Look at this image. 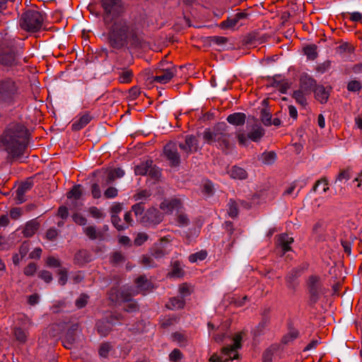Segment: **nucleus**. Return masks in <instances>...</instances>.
<instances>
[{
    "instance_id": "obj_4",
    "label": "nucleus",
    "mask_w": 362,
    "mask_h": 362,
    "mask_svg": "<svg viewBox=\"0 0 362 362\" xmlns=\"http://www.w3.org/2000/svg\"><path fill=\"white\" fill-rule=\"evenodd\" d=\"M20 95L18 81L9 76L0 78V108L13 105Z\"/></svg>"
},
{
    "instance_id": "obj_11",
    "label": "nucleus",
    "mask_w": 362,
    "mask_h": 362,
    "mask_svg": "<svg viewBox=\"0 0 362 362\" xmlns=\"http://www.w3.org/2000/svg\"><path fill=\"white\" fill-rule=\"evenodd\" d=\"M178 146L183 153H185L186 157L199 149L198 139L194 135H187L185 141L179 142Z\"/></svg>"
},
{
    "instance_id": "obj_49",
    "label": "nucleus",
    "mask_w": 362,
    "mask_h": 362,
    "mask_svg": "<svg viewBox=\"0 0 362 362\" xmlns=\"http://www.w3.org/2000/svg\"><path fill=\"white\" fill-rule=\"evenodd\" d=\"M112 349V346L110 343H104L101 344L99 349V354L101 357H107L110 351Z\"/></svg>"
},
{
    "instance_id": "obj_16",
    "label": "nucleus",
    "mask_w": 362,
    "mask_h": 362,
    "mask_svg": "<svg viewBox=\"0 0 362 362\" xmlns=\"http://www.w3.org/2000/svg\"><path fill=\"white\" fill-rule=\"evenodd\" d=\"M160 208L166 214H172L174 211L180 212L182 206L180 200L171 199L164 200L161 202Z\"/></svg>"
},
{
    "instance_id": "obj_28",
    "label": "nucleus",
    "mask_w": 362,
    "mask_h": 362,
    "mask_svg": "<svg viewBox=\"0 0 362 362\" xmlns=\"http://www.w3.org/2000/svg\"><path fill=\"white\" fill-rule=\"evenodd\" d=\"M315 95L316 99L321 103H325L329 98V92L323 86H318L315 88Z\"/></svg>"
},
{
    "instance_id": "obj_22",
    "label": "nucleus",
    "mask_w": 362,
    "mask_h": 362,
    "mask_svg": "<svg viewBox=\"0 0 362 362\" xmlns=\"http://www.w3.org/2000/svg\"><path fill=\"white\" fill-rule=\"evenodd\" d=\"M246 116L243 112H235L230 114L227 117V121L230 124L235 126L243 125L245 122Z\"/></svg>"
},
{
    "instance_id": "obj_10",
    "label": "nucleus",
    "mask_w": 362,
    "mask_h": 362,
    "mask_svg": "<svg viewBox=\"0 0 362 362\" xmlns=\"http://www.w3.org/2000/svg\"><path fill=\"white\" fill-rule=\"evenodd\" d=\"M117 293L115 289H112L110 293V298L112 301H124L128 302V303L124 307L125 311L128 313L135 312L138 309V306L136 302L131 300V297L135 295L134 292H132L129 295L124 294V291L119 292L114 296V293Z\"/></svg>"
},
{
    "instance_id": "obj_57",
    "label": "nucleus",
    "mask_w": 362,
    "mask_h": 362,
    "mask_svg": "<svg viewBox=\"0 0 362 362\" xmlns=\"http://www.w3.org/2000/svg\"><path fill=\"white\" fill-rule=\"evenodd\" d=\"M118 194V190L114 187H108L104 192V196L107 199H113Z\"/></svg>"
},
{
    "instance_id": "obj_34",
    "label": "nucleus",
    "mask_w": 362,
    "mask_h": 362,
    "mask_svg": "<svg viewBox=\"0 0 362 362\" xmlns=\"http://www.w3.org/2000/svg\"><path fill=\"white\" fill-rule=\"evenodd\" d=\"M264 135V130L261 127H255L254 128L249 134L248 138L252 140L253 141H257L259 140Z\"/></svg>"
},
{
    "instance_id": "obj_47",
    "label": "nucleus",
    "mask_w": 362,
    "mask_h": 362,
    "mask_svg": "<svg viewBox=\"0 0 362 362\" xmlns=\"http://www.w3.org/2000/svg\"><path fill=\"white\" fill-rule=\"evenodd\" d=\"M88 212L94 218H103L105 216V214L102 211V210L95 206L90 207Z\"/></svg>"
},
{
    "instance_id": "obj_46",
    "label": "nucleus",
    "mask_w": 362,
    "mask_h": 362,
    "mask_svg": "<svg viewBox=\"0 0 362 362\" xmlns=\"http://www.w3.org/2000/svg\"><path fill=\"white\" fill-rule=\"evenodd\" d=\"M351 178L350 172L349 170H344L339 173L334 183L342 182L344 181H347Z\"/></svg>"
},
{
    "instance_id": "obj_6",
    "label": "nucleus",
    "mask_w": 362,
    "mask_h": 362,
    "mask_svg": "<svg viewBox=\"0 0 362 362\" xmlns=\"http://www.w3.org/2000/svg\"><path fill=\"white\" fill-rule=\"evenodd\" d=\"M43 21V16L40 11L28 10L22 15L20 25L26 31L37 32L41 28Z\"/></svg>"
},
{
    "instance_id": "obj_23",
    "label": "nucleus",
    "mask_w": 362,
    "mask_h": 362,
    "mask_svg": "<svg viewBox=\"0 0 362 362\" xmlns=\"http://www.w3.org/2000/svg\"><path fill=\"white\" fill-rule=\"evenodd\" d=\"M230 177L233 179L245 180L247 177L246 170L240 167L234 165L228 171Z\"/></svg>"
},
{
    "instance_id": "obj_41",
    "label": "nucleus",
    "mask_w": 362,
    "mask_h": 362,
    "mask_svg": "<svg viewBox=\"0 0 362 362\" xmlns=\"http://www.w3.org/2000/svg\"><path fill=\"white\" fill-rule=\"evenodd\" d=\"M228 214L231 218H235L238 214V204L235 202L230 200L228 204Z\"/></svg>"
},
{
    "instance_id": "obj_15",
    "label": "nucleus",
    "mask_w": 362,
    "mask_h": 362,
    "mask_svg": "<svg viewBox=\"0 0 362 362\" xmlns=\"http://www.w3.org/2000/svg\"><path fill=\"white\" fill-rule=\"evenodd\" d=\"M18 58L17 55L11 50L2 51L0 52V64L5 67H12L17 65Z\"/></svg>"
},
{
    "instance_id": "obj_5",
    "label": "nucleus",
    "mask_w": 362,
    "mask_h": 362,
    "mask_svg": "<svg viewBox=\"0 0 362 362\" xmlns=\"http://www.w3.org/2000/svg\"><path fill=\"white\" fill-rule=\"evenodd\" d=\"M233 341V344L232 345L222 349V356H218L217 354H213L210 357L209 362H228L230 360L232 361L237 359L238 358L237 349L241 347V333L235 334Z\"/></svg>"
},
{
    "instance_id": "obj_50",
    "label": "nucleus",
    "mask_w": 362,
    "mask_h": 362,
    "mask_svg": "<svg viewBox=\"0 0 362 362\" xmlns=\"http://www.w3.org/2000/svg\"><path fill=\"white\" fill-rule=\"evenodd\" d=\"M169 358L173 362H180L182 354L179 349H175L170 354Z\"/></svg>"
},
{
    "instance_id": "obj_53",
    "label": "nucleus",
    "mask_w": 362,
    "mask_h": 362,
    "mask_svg": "<svg viewBox=\"0 0 362 362\" xmlns=\"http://www.w3.org/2000/svg\"><path fill=\"white\" fill-rule=\"evenodd\" d=\"M37 270V266L35 263L28 264L24 269V274L28 276H33Z\"/></svg>"
},
{
    "instance_id": "obj_17",
    "label": "nucleus",
    "mask_w": 362,
    "mask_h": 362,
    "mask_svg": "<svg viewBox=\"0 0 362 362\" xmlns=\"http://www.w3.org/2000/svg\"><path fill=\"white\" fill-rule=\"evenodd\" d=\"M33 186V181L28 180L18 187L16 191V199L18 203L21 204L25 201V194L32 189Z\"/></svg>"
},
{
    "instance_id": "obj_42",
    "label": "nucleus",
    "mask_w": 362,
    "mask_h": 362,
    "mask_svg": "<svg viewBox=\"0 0 362 362\" xmlns=\"http://www.w3.org/2000/svg\"><path fill=\"white\" fill-rule=\"evenodd\" d=\"M303 272L302 268H294L291 270L286 276L287 281L292 283L296 279H297Z\"/></svg>"
},
{
    "instance_id": "obj_9",
    "label": "nucleus",
    "mask_w": 362,
    "mask_h": 362,
    "mask_svg": "<svg viewBox=\"0 0 362 362\" xmlns=\"http://www.w3.org/2000/svg\"><path fill=\"white\" fill-rule=\"evenodd\" d=\"M308 287L310 293V300L316 303L322 293L321 279L319 276L311 275L308 279Z\"/></svg>"
},
{
    "instance_id": "obj_27",
    "label": "nucleus",
    "mask_w": 362,
    "mask_h": 362,
    "mask_svg": "<svg viewBox=\"0 0 362 362\" xmlns=\"http://www.w3.org/2000/svg\"><path fill=\"white\" fill-rule=\"evenodd\" d=\"M38 229V223L36 221L32 220L28 221L23 230V233L25 237L29 238L33 236Z\"/></svg>"
},
{
    "instance_id": "obj_45",
    "label": "nucleus",
    "mask_w": 362,
    "mask_h": 362,
    "mask_svg": "<svg viewBox=\"0 0 362 362\" xmlns=\"http://www.w3.org/2000/svg\"><path fill=\"white\" fill-rule=\"evenodd\" d=\"M111 221L114 226L118 230H123L127 228V226H124V224L121 223V219L118 216V215H112L111 216Z\"/></svg>"
},
{
    "instance_id": "obj_55",
    "label": "nucleus",
    "mask_w": 362,
    "mask_h": 362,
    "mask_svg": "<svg viewBox=\"0 0 362 362\" xmlns=\"http://www.w3.org/2000/svg\"><path fill=\"white\" fill-rule=\"evenodd\" d=\"M144 202H140L132 206V209L136 216H141L144 211Z\"/></svg>"
},
{
    "instance_id": "obj_44",
    "label": "nucleus",
    "mask_w": 362,
    "mask_h": 362,
    "mask_svg": "<svg viewBox=\"0 0 362 362\" xmlns=\"http://www.w3.org/2000/svg\"><path fill=\"white\" fill-rule=\"evenodd\" d=\"M316 49H317V47L315 45H310V46L306 47L304 49V52H305V54L307 55V57L310 59L313 60L317 56Z\"/></svg>"
},
{
    "instance_id": "obj_8",
    "label": "nucleus",
    "mask_w": 362,
    "mask_h": 362,
    "mask_svg": "<svg viewBox=\"0 0 362 362\" xmlns=\"http://www.w3.org/2000/svg\"><path fill=\"white\" fill-rule=\"evenodd\" d=\"M102 6L105 10L104 21L107 24L109 21L124 12V8L122 0H102Z\"/></svg>"
},
{
    "instance_id": "obj_36",
    "label": "nucleus",
    "mask_w": 362,
    "mask_h": 362,
    "mask_svg": "<svg viewBox=\"0 0 362 362\" xmlns=\"http://www.w3.org/2000/svg\"><path fill=\"white\" fill-rule=\"evenodd\" d=\"M82 195V190L81 185L74 186L68 193L67 198L68 199H74L78 200L81 198Z\"/></svg>"
},
{
    "instance_id": "obj_31",
    "label": "nucleus",
    "mask_w": 362,
    "mask_h": 362,
    "mask_svg": "<svg viewBox=\"0 0 362 362\" xmlns=\"http://www.w3.org/2000/svg\"><path fill=\"white\" fill-rule=\"evenodd\" d=\"M329 189V183L327 178L323 177L315 183L313 187V191L317 192L320 190L322 193L326 192Z\"/></svg>"
},
{
    "instance_id": "obj_43",
    "label": "nucleus",
    "mask_w": 362,
    "mask_h": 362,
    "mask_svg": "<svg viewBox=\"0 0 362 362\" xmlns=\"http://www.w3.org/2000/svg\"><path fill=\"white\" fill-rule=\"evenodd\" d=\"M151 192L148 190L144 189L139 192L138 193L134 195V199L136 202H142L146 200L151 196Z\"/></svg>"
},
{
    "instance_id": "obj_2",
    "label": "nucleus",
    "mask_w": 362,
    "mask_h": 362,
    "mask_svg": "<svg viewBox=\"0 0 362 362\" xmlns=\"http://www.w3.org/2000/svg\"><path fill=\"white\" fill-rule=\"evenodd\" d=\"M105 25L108 30V42L115 49L126 46L129 42L134 41L136 37L134 25L124 18H115Z\"/></svg>"
},
{
    "instance_id": "obj_32",
    "label": "nucleus",
    "mask_w": 362,
    "mask_h": 362,
    "mask_svg": "<svg viewBox=\"0 0 362 362\" xmlns=\"http://www.w3.org/2000/svg\"><path fill=\"white\" fill-rule=\"evenodd\" d=\"M13 334L16 340H18L20 342H25L27 339L28 332L21 327H15L13 330Z\"/></svg>"
},
{
    "instance_id": "obj_52",
    "label": "nucleus",
    "mask_w": 362,
    "mask_h": 362,
    "mask_svg": "<svg viewBox=\"0 0 362 362\" xmlns=\"http://www.w3.org/2000/svg\"><path fill=\"white\" fill-rule=\"evenodd\" d=\"M184 274V272L180 267V264L177 262H175L173 264V267L172 269V272L170 273V275L173 277H181Z\"/></svg>"
},
{
    "instance_id": "obj_39",
    "label": "nucleus",
    "mask_w": 362,
    "mask_h": 362,
    "mask_svg": "<svg viewBox=\"0 0 362 362\" xmlns=\"http://www.w3.org/2000/svg\"><path fill=\"white\" fill-rule=\"evenodd\" d=\"M315 85V80L310 76H305L300 78V88H311Z\"/></svg>"
},
{
    "instance_id": "obj_48",
    "label": "nucleus",
    "mask_w": 362,
    "mask_h": 362,
    "mask_svg": "<svg viewBox=\"0 0 362 362\" xmlns=\"http://www.w3.org/2000/svg\"><path fill=\"white\" fill-rule=\"evenodd\" d=\"M179 214H177V222L180 226H187L189 220L186 214L182 213L181 211V209L180 210V212H178Z\"/></svg>"
},
{
    "instance_id": "obj_13",
    "label": "nucleus",
    "mask_w": 362,
    "mask_h": 362,
    "mask_svg": "<svg viewBox=\"0 0 362 362\" xmlns=\"http://www.w3.org/2000/svg\"><path fill=\"white\" fill-rule=\"evenodd\" d=\"M164 154L171 166H177L180 163V155L175 144L170 143L164 147Z\"/></svg>"
},
{
    "instance_id": "obj_19",
    "label": "nucleus",
    "mask_w": 362,
    "mask_h": 362,
    "mask_svg": "<svg viewBox=\"0 0 362 362\" xmlns=\"http://www.w3.org/2000/svg\"><path fill=\"white\" fill-rule=\"evenodd\" d=\"M244 13H238L234 16L228 18L226 21L220 23L219 27L221 29H234L240 19L245 18Z\"/></svg>"
},
{
    "instance_id": "obj_7",
    "label": "nucleus",
    "mask_w": 362,
    "mask_h": 362,
    "mask_svg": "<svg viewBox=\"0 0 362 362\" xmlns=\"http://www.w3.org/2000/svg\"><path fill=\"white\" fill-rule=\"evenodd\" d=\"M176 73V68L171 63L165 60L160 62L156 69V75L153 77L152 81L159 83H167Z\"/></svg>"
},
{
    "instance_id": "obj_54",
    "label": "nucleus",
    "mask_w": 362,
    "mask_h": 362,
    "mask_svg": "<svg viewBox=\"0 0 362 362\" xmlns=\"http://www.w3.org/2000/svg\"><path fill=\"white\" fill-rule=\"evenodd\" d=\"M179 293L180 297L185 299V298L191 293L190 286L186 284H183L179 287Z\"/></svg>"
},
{
    "instance_id": "obj_62",
    "label": "nucleus",
    "mask_w": 362,
    "mask_h": 362,
    "mask_svg": "<svg viewBox=\"0 0 362 362\" xmlns=\"http://www.w3.org/2000/svg\"><path fill=\"white\" fill-rule=\"evenodd\" d=\"M39 277L44 280L46 283H49L52 280V275L48 271H41L39 273Z\"/></svg>"
},
{
    "instance_id": "obj_20",
    "label": "nucleus",
    "mask_w": 362,
    "mask_h": 362,
    "mask_svg": "<svg viewBox=\"0 0 362 362\" xmlns=\"http://www.w3.org/2000/svg\"><path fill=\"white\" fill-rule=\"evenodd\" d=\"M136 285V291H134L135 295L139 292L149 291L151 288V283L148 281L144 276L138 277L135 281Z\"/></svg>"
},
{
    "instance_id": "obj_63",
    "label": "nucleus",
    "mask_w": 362,
    "mask_h": 362,
    "mask_svg": "<svg viewBox=\"0 0 362 362\" xmlns=\"http://www.w3.org/2000/svg\"><path fill=\"white\" fill-rule=\"evenodd\" d=\"M298 331L296 329L291 330L287 335L284 337L285 342L293 341L298 337Z\"/></svg>"
},
{
    "instance_id": "obj_64",
    "label": "nucleus",
    "mask_w": 362,
    "mask_h": 362,
    "mask_svg": "<svg viewBox=\"0 0 362 362\" xmlns=\"http://www.w3.org/2000/svg\"><path fill=\"white\" fill-rule=\"evenodd\" d=\"M349 19L352 22H360L362 20V13L358 11L349 13Z\"/></svg>"
},
{
    "instance_id": "obj_3",
    "label": "nucleus",
    "mask_w": 362,
    "mask_h": 362,
    "mask_svg": "<svg viewBox=\"0 0 362 362\" xmlns=\"http://www.w3.org/2000/svg\"><path fill=\"white\" fill-rule=\"evenodd\" d=\"M205 143L216 144L222 150H228L233 145V138L229 127L225 122L216 124L213 128L204 129L202 134Z\"/></svg>"
},
{
    "instance_id": "obj_18",
    "label": "nucleus",
    "mask_w": 362,
    "mask_h": 362,
    "mask_svg": "<svg viewBox=\"0 0 362 362\" xmlns=\"http://www.w3.org/2000/svg\"><path fill=\"white\" fill-rule=\"evenodd\" d=\"M146 220L144 222H148L153 225H157L163 221V216L158 210L155 208L149 209L145 214Z\"/></svg>"
},
{
    "instance_id": "obj_30",
    "label": "nucleus",
    "mask_w": 362,
    "mask_h": 362,
    "mask_svg": "<svg viewBox=\"0 0 362 362\" xmlns=\"http://www.w3.org/2000/svg\"><path fill=\"white\" fill-rule=\"evenodd\" d=\"M167 254H168V251L164 248L162 244L155 246L151 252L152 257L156 259H160Z\"/></svg>"
},
{
    "instance_id": "obj_25",
    "label": "nucleus",
    "mask_w": 362,
    "mask_h": 362,
    "mask_svg": "<svg viewBox=\"0 0 362 362\" xmlns=\"http://www.w3.org/2000/svg\"><path fill=\"white\" fill-rule=\"evenodd\" d=\"M90 121V116L88 114H85L73 122L72 129L74 130H80L86 126Z\"/></svg>"
},
{
    "instance_id": "obj_14",
    "label": "nucleus",
    "mask_w": 362,
    "mask_h": 362,
    "mask_svg": "<svg viewBox=\"0 0 362 362\" xmlns=\"http://www.w3.org/2000/svg\"><path fill=\"white\" fill-rule=\"evenodd\" d=\"M134 173L137 175H146L149 174L153 177H158L160 175V172L158 169L152 168V161L149 160L136 165L134 168Z\"/></svg>"
},
{
    "instance_id": "obj_60",
    "label": "nucleus",
    "mask_w": 362,
    "mask_h": 362,
    "mask_svg": "<svg viewBox=\"0 0 362 362\" xmlns=\"http://www.w3.org/2000/svg\"><path fill=\"white\" fill-rule=\"evenodd\" d=\"M91 194L94 199H99L101 197L102 194L98 184L94 183L92 185Z\"/></svg>"
},
{
    "instance_id": "obj_35",
    "label": "nucleus",
    "mask_w": 362,
    "mask_h": 362,
    "mask_svg": "<svg viewBox=\"0 0 362 362\" xmlns=\"http://www.w3.org/2000/svg\"><path fill=\"white\" fill-rule=\"evenodd\" d=\"M302 89L303 88L295 90L293 93V97L296 100V103L302 106H305L307 104V100L305 97V93Z\"/></svg>"
},
{
    "instance_id": "obj_56",
    "label": "nucleus",
    "mask_w": 362,
    "mask_h": 362,
    "mask_svg": "<svg viewBox=\"0 0 362 362\" xmlns=\"http://www.w3.org/2000/svg\"><path fill=\"white\" fill-rule=\"evenodd\" d=\"M153 257L151 256H144L142 258V264L145 267H154L156 266V264L154 262Z\"/></svg>"
},
{
    "instance_id": "obj_1",
    "label": "nucleus",
    "mask_w": 362,
    "mask_h": 362,
    "mask_svg": "<svg viewBox=\"0 0 362 362\" xmlns=\"http://www.w3.org/2000/svg\"><path fill=\"white\" fill-rule=\"evenodd\" d=\"M28 131L22 124L9 125L0 140V148L12 158L22 156L27 146Z\"/></svg>"
},
{
    "instance_id": "obj_26",
    "label": "nucleus",
    "mask_w": 362,
    "mask_h": 362,
    "mask_svg": "<svg viewBox=\"0 0 362 362\" xmlns=\"http://www.w3.org/2000/svg\"><path fill=\"white\" fill-rule=\"evenodd\" d=\"M185 304V299L180 296L171 298L166 304V307L170 310L180 309Z\"/></svg>"
},
{
    "instance_id": "obj_24",
    "label": "nucleus",
    "mask_w": 362,
    "mask_h": 362,
    "mask_svg": "<svg viewBox=\"0 0 362 362\" xmlns=\"http://www.w3.org/2000/svg\"><path fill=\"white\" fill-rule=\"evenodd\" d=\"M83 233L90 240L103 239L101 231L97 230L95 226H88L83 228Z\"/></svg>"
},
{
    "instance_id": "obj_59",
    "label": "nucleus",
    "mask_w": 362,
    "mask_h": 362,
    "mask_svg": "<svg viewBox=\"0 0 362 362\" xmlns=\"http://www.w3.org/2000/svg\"><path fill=\"white\" fill-rule=\"evenodd\" d=\"M72 218L76 223L80 226H85L87 223V219L80 214H74Z\"/></svg>"
},
{
    "instance_id": "obj_51",
    "label": "nucleus",
    "mask_w": 362,
    "mask_h": 362,
    "mask_svg": "<svg viewBox=\"0 0 362 362\" xmlns=\"http://www.w3.org/2000/svg\"><path fill=\"white\" fill-rule=\"evenodd\" d=\"M361 88V84L360 81L356 80H353L349 82L347 85V89L351 92L359 91Z\"/></svg>"
},
{
    "instance_id": "obj_21",
    "label": "nucleus",
    "mask_w": 362,
    "mask_h": 362,
    "mask_svg": "<svg viewBox=\"0 0 362 362\" xmlns=\"http://www.w3.org/2000/svg\"><path fill=\"white\" fill-rule=\"evenodd\" d=\"M293 242V238L287 234H281L279 236L277 244L281 247L284 253L291 250L290 245Z\"/></svg>"
},
{
    "instance_id": "obj_33",
    "label": "nucleus",
    "mask_w": 362,
    "mask_h": 362,
    "mask_svg": "<svg viewBox=\"0 0 362 362\" xmlns=\"http://www.w3.org/2000/svg\"><path fill=\"white\" fill-rule=\"evenodd\" d=\"M133 73L131 70H124L122 71L118 78V81L121 83H129L132 81Z\"/></svg>"
},
{
    "instance_id": "obj_40",
    "label": "nucleus",
    "mask_w": 362,
    "mask_h": 362,
    "mask_svg": "<svg viewBox=\"0 0 362 362\" xmlns=\"http://www.w3.org/2000/svg\"><path fill=\"white\" fill-rule=\"evenodd\" d=\"M261 120L262 123L266 126L272 125V114L268 110L264 108L261 110Z\"/></svg>"
},
{
    "instance_id": "obj_61",
    "label": "nucleus",
    "mask_w": 362,
    "mask_h": 362,
    "mask_svg": "<svg viewBox=\"0 0 362 362\" xmlns=\"http://www.w3.org/2000/svg\"><path fill=\"white\" fill-rule=\"evenodd\" d=\"M88 296L85 294H82L79 296V298L76 300V305L78 308H83L88 302Z\"/></svg>"
},
{
    "instance_id": "obj_37",
    "label": "nucleus",
    "mask_w": 362,
    "mask_h": 362,
    "mask_svg": "<svg viewBox=\"0 0 362 362\" xmlns=\"http://www.w3.org/2000/svg\"><path fill=\"white\" fill-rule=\"evenodd\" d=\"M124 175V171L121 168H117L111 170L108 174L107 182L111 183L116 178L122 177Z\"/></svg>"
},
{
    "instance_id": "obj_12",
    "label": "nucleus",
    "mask_w": 362,
    "mask_h": 362,
    "mask_svg": "<svg viewBox=\"0 0 362 362\" xmlns=\"http://www.w3.org/2000/svg\"><path fill=\"white\" fill-rule=\"evenodd\" d=\"M119 320V316L110 314L105 319L99 320L97 322L98 332L103 337L107 336L112 326L115 325V321Z\"/></svg>"
},
{
    "instance_id": "obj_29",
    "label": "nucleus",
    "mask_w": 362,
    "mask_h": 362,
    "mask_svg": "<svg viewBox=\"0 0 362 362\" xmlns=\"http://www.w3.org/2000/svg\"><path fill=\"white\" fill-rule=\"evenodd\" d=\"M276 158V155L274 151L264 152L258 156V160L263 164H273Z\"/></svg>"
},
{
    "instance_id": "obj_58",
    "label": "nucleus",
    "mask_w": 362,
    "mask_h": 362,
    "mask_svg": "<svg viewBox=\"0 0 362 362\" xmlns=\"http://www.w3.org/2000/svg\"><path fill=\"white\" fill-rule=\"evenodd\" d=\"M148 240V235L145 233H139L134 239V244L140 246Z\"/></svg>"
},
{
    "instance_id": "obj_38",
    "label": "nucleus",
    "mask_w": 362,
    "mask_h": 362,
    "mask_svg": "<svg viewBox=\"0 0 362 362\" xmlns=\"http://www.w3.org/2000/svg\"><path fill=\"white\" fill-rule=\"evenodd\" d=\"M207 252L205 250H201L189 256V261L192 263L197 261H202L206 259Z\"/></svg>"
}]
</instances>
